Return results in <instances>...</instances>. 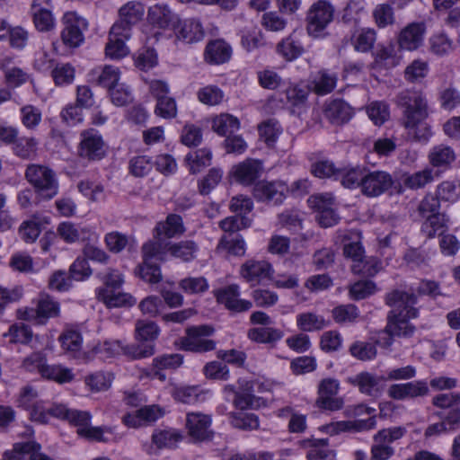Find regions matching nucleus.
Instances as JSON below:
<instances>
[{"instance_id": "nucleus-1", "label": "nucleus", "mask_w": 460, "mask_h": 460, "mask_svg": "<svg viewBox=\"0 0 460 460\" xmlns=\"http://www.w3.org/2000/svg\"><path fill=\"white\" fill-rule=\"evenodd\" d=\"M25 178L34 187L37 194L45 199L54 198L58 192V182L56 174L47 166L28 165L25 171Z\"/></svg>"}, {"instance_id": "nucleus-2", "label": "nucleus", "mask_w": 460, "mask_h": 460, "mask_svg": "<svg viewBox=\"0 0 460 460\" xmlns=\"http://www.w3.org/2000/svg\"><path fill=\"white\" fill-rule=\"evenodd\" d=\"M335 9L326 0H318L307 11L305 22L306 31L313 38L324 35V31L334 19Z\"/></svg>"}, {"instance_id": "nucleus-3", "label": "nucleus", "mask_w": 460, "mask_h": 460, "mask_svg": "<svg viewBox=\"0 0 460 460\" xmlns=\"http://www.w3.org/2000/svg\"><path fill=\"white\" fill-rule=\"evenodd\" d=\"M215 332L213 326L202 324L188 327L186 335L181 339V345L184 350L204 353L216 349V341L208 339Z\"/></svg>"}, {"instance_id": "nucleus-4", "label": "nucleus", "mask_w": 460, "mask_h": 460, "mask_svg": "<svg viewBox=\"0 0 460 460\" xmlns=\"http://www.w3.org/2000/svg\"><path fill=\"white\" fill-rule=\"evenodd\" d=\"M397 104L402 109L403 122L426 119L428 105L424 94L419 91H403L397 95Z\"/></svg>"}, {"instance_id": "nucleus-5", "label": "nucleus", "mask_w": 460, "mask_h": 460, "mask_svg": "<svg viewBox=\"0 0 460 460\" xmlns=\"http://www.w3.org/2000/svg\"><path fill=\"white\" fill-rule=\"evenodd\" d=\"M406 433L403 427H392L377 431L373 437L371 460H389L394 455L391 444L402 438Z\"/></svg>"}, {"instance_id": "nucleus-6", "label": "nucleus", "mask_w": 460, "mask_h": 460, "mask_svg": "<svg viewBox=\"0 0 460 460\" xmlns=\"http://www.w3.org/2000/svg\"><path fill=\"white\" fill-rule=\"evenodd\" d=\"M145 6L138 1H128L119 9V19L112 25L114 33L132 35V29L144 17Z\"/></svg>"}, {"instance_id": "nucleus-7", "label": "nucleus", "mask_w": 460, "mask_h": 460, "mask_svg": "<svg viewBox=\"0 0 460 460\" xmlns=\"http://www.w3.org/2000/svg\"><path fill=\"white\" fill-rule=\"evenodd\" d=\"M385 303L392 310L388 315H401L408 318H416L418 309L417 296L413 292L394 289L385 296Z\"/></svg>"}, {"instance_id": "nucleus-8", "label": "nucleus", "mask_w": 460, "mask_h": 460, "mask_svg": "<svg viewBox=\"0 0 460 460\" xmlns=\"http://www.w3.org/2000/svg\"><path fill=\"white\" fill-rule=\"evenodd\" d=\"M59 313V305L48 295H41L37 306L25 307L18 310V315L25 321H34L42 323L49 318L56 317Z\"/></svg>"}, {"instance_id": "nucleus-9", "label": "nucleus", "mask_w": 460, "mask_h": 460, "mask_svg": "<svg viewBox=\"0 0 460 460\" xmlns=\"http://www.w3.org/2000/svg\"><path fill=\"white\" fill-rule=\"evenodd\" d=\"M387 324L378 338V342L384 347L393 343V337L409 338L413 335L415 327L409 323L411 318L401 315H388Z\"/></svg>"}, {"instance_id": "nucleus-10", "label": "nucleus", "mask_w": 460, "mask_h": 460, "mask_svg": "<svg viewBox=\"0 0 460 460\" xmlns=\"http://www.w3.org/2000/svg\"><path fill=\"white\" fill-rule=\"evenodd\" d=\"M273 273L271 264L264 260H248L240 268L241 277L252 287L270 280Z\"/></svg>"}, {"instance_id": "nucleus-11", "label": "nucleus", "mask_w": 460, "mask_h": 460, "mask_svg": "<svg viewBox=\"0 0 460 460\" xmlns=\"http://www.w3.org/2000/svg\"><path fill=\"white\" fill-rule=\"evenodd\" d=\"M105 144L102 137L94 130H84L81 133L78 155L88 161H98L105 156Z\"/></svg>"}, {"instance_id": "nucleus-12", "label": "nucleus", "mask_w": 460, "mask_h": 460, "mask_svg": "<svg viewBox=\"0 0 460 460\" xmlns=\"http://www.w3.org/2000/svg\"><path fill=\"white\" fill-rule=\"evenodd\" d=\"M288 191V186L281 181H261L254 185L252 194L258 201L279 205L283 202Z\"/></svg>"}, {"instance_id": "nucleus-13", "label": "nucleus", "mask_w": 460, "mask_h": 460, "mask_svg": "<svg viewBox=\"0 0 460 460\" xmlns=\"http://www.w3.org/2000/svg\"><path fill=\"white\" fill-rule=\"evenodd\" d=\"M394 180L390 173L385 171H366L362 182L361 192L363 195L375 198L382 195L392 188Z\"/></svg>"}, {"instance_id": "nucleus-14", "label": "nucleus", "mask_w": 460, "mask_h": 460, "mask_svg": "<svg viewBox=\"0 0 460 460\" xmlns=\"http://www.w3.org/2000/svg\"><path fill=\"white\" fill-rule=\"evenodd\" d=\"M429 393L428 383L424 380L393 384L387 389L388 397L396 401L424 397L427 396Z\"/></svg>"}, {"instance_id": "nucleus-15", "label": "nucleus", "mask_w": 460, "mask_h": 460, "mask_svg": "<svg viewBox=\"0 0 460 460\" xmlns=\"http://www.w3.org/2000/svg\"><path fill=\"white\" fill-rule=\"evenodd\" d=\"M64 29L61 39L65 45L76 48L84 41L83 30L87 28L84 19L78 17L75 13H67L64 15Z\"/></svg>"}, {"instance_id": "nucleus-16", "label": "nucleus", "mask_w": 460, "mask_h": 460, "mask_svg": "<svg viewBox=\"0 0 460 460\" xmlns=\"http://www.w3.org/2000/svg\"><path fill=\"white\" fill-rule=\"evenodd\" d=\"M164 414V411L160 406L152 404L125 414L122 417V422L128 428L137 429L152 424Z\"/></svg>"}, {"instance_id": "nucleus-17", "label": "nucleus", "mask_w": 460, "mask_h": 460, "mask_svg": "<svg viewBox=\"0 0 460 460\" xmlns=\"http://www.w3.org/2000/svg\"><path fill=\"white\" fill-rule=\"evenodd\" d=\"M211 422V417L201 412H189L186 415L188 434L196 441H205L212 438Z\"/></svg>"}, {"instance_id": "nucleus-18", "label": "nucleus", "mask_w": 460, "mask_h": 460, "mask_svg": "<svg viewBox=\"0 0 460 460\" xmlns=\"http://www.w3.org/2000/svg\"><path fill=\"white\" fill-rule=\"evenodd\" d=\"M240 290L237 284L226 286L216 293L218 303L224 305L228 310L236 313L245 312L252 307V303L249 300L240 299Z\"/></svg>"}, {"instance_id": "nucleus-19", "label": "nucleus", "mask_w": 460, "mask_h": 460, "mask_svg": "<svg viewBox=\"0 0 460 460\" xmlns=\"http://www.w3.org/2000/svg\"><path fill=\"white\" fill-rule=\"evenodd\" d=\"M148 22L159 29L175 28L179 22L178 15L165 4H156L148 8Z\"/></svg>"}, {"instance_id": "nucleus-20", "label": "nucleus", "mask_w": 460, "mask_h": 460, "mask_svg": "<svg viewBox=\"0 0 460 460\" xmlns=\"http://www.w3.org/2000/svg\"><path fill=\"white\" fill-rule=\"evenodd\" d=\"M262 172V164L256 159H246L232 169L234 180L243 185L252 184Z\"/></svg>"}, {"instance_id": "nucleus-21", "label": "nucleus", "mask_w": 460, "mask_h": 460, "mask_svg": "<svg viewBox=\"0 0 460 460\" xmlns=\"http://www.w3.org/2000/svg\"><path fill=\"white\" fill-rule=\"evenodd\" d=\"M425 29L426 27L423 22H411L408 24L401 31L398 36L400 48L410 51L417 49L423 41Z\"/></svg>"}, {"instance_id": "nucleus-22", "label": "nucleus", "mask_w": 460, "mask_h": 460, "mask_svg": "<svg viewBox=\"0 0 460 460\" xmlns=\"http://www.w3.org/2000/svg\"><path fill=\"white\" fill-rule=\"evenodd\" d=\"M152 444L146 449L148 455L157 454L161 449L174 448L182 438L175 429H155L152 434Z\"/></svg>"}, {"instance_id": "nucleus-23", "label": "nucleus", "mask_w": 460, "mask_h": 460, "mask_svg": "<svg viewBox=\"0 0 460 460\" xmlns=\"http://www.w3.org/2000/svg\"><path fill=\"white\" fill-rule=\"evenodd\" d=\"M348 381L352 385L357 386L360 393L369 396H376L381 391V383L385 380V377L373 373L360 372L349 377Z\"/></svg>"}, {"instance_id": "nucleus-24", "label": "nucleus", "mask_w": 460, "mask_h": 460, "mask_svg": "<svg viewBox=\"0 0 460 460\" xmlns=\"http://www.w3.org/2000/svg\"><path fill=\"white\" fill-rule=\"evenodd\" d=\"M41 446L35 441L16 443L13 450L5 452L1 460H23V455H29L30 460H55L43 454Z\"/></svg>"}, {"instance_id": "nucleus-25", "label": "nucleus", "mask_w": 460, "mask_h": 460, "mask_svg": "<svg viewBox=\"0 0 460 460\" xmlns=\"http://www.w3.org/2000/svg\"><path fill=\"white\" fill-rule=\"evenodd\" d=\"M185 232L182 217L176 214H169L164 221L156 224L154 229V238H173Z\"/></svg>"}, {"instance_id": "nucleus-26", "label": "nucleus", "mask_w": 460, "mask_h": 460, "mask_svg": "<svg viewBox=\"0 0 460 460\" xmlns=\"http://www.w3.org/2000/svg\"><path fill=\"white\" fill-rule=\"evenodd\" d=\"M343 254L346 258L356 263L365 255V250L361 243V236L356 231H347L341 234Z\"/></svg>"}, {"instance_id": "nucleus-27", "label": "nucleus", "mask_w": 460, "mask_h": 460, "mask_svg": "<svg viewBox=\"0 0 460 460\" xmlns=\"http://www.w3.org/2000/svg\"><path fill=\"white\" fill-rule=\"evenodd\" d=\"M0 69L4 73V83L9 87H19L31 78L26 71L13 65L11 58H4L0 60Z\"/></svg>"}, {"instance_id": "nucleus-28", "label": "nucleus", "mask_w": 460, "mask_h": 460, "mask_svg": "<svg viewBox=\"0 0 460 460\" xmlns=\"http://www.w3.org/2000/svg\"><path fill=\"white\" fill-rule=\"evenodd\" d=\"M324 115L332 123L340 125L348 122L352 118L353 110L344 101L335 99L326 105Z\"/></svg>"}, {"instance_id": "nucleus-29", "label": "nucleus", "mask_w": 460, "mask_h": 460, "mask_svg": "<svg viewBox=\"0 0 460 460\" xmlns=\"http://www.w3.org/2000/svg\"><path fill=\"white\" fill-rule=\"evenodd\" d=\"M456 158V155L454 149L444 144L434 146L428 155L429 164L435 168L447 169Z\"/></svg>"}, {"instance_id": "nucleus-30", "label": "nucleus", "mask_w": 460, "mask_h": 460, "mask_svg": "<svg viewBox=\"0 0 460 460\" xmlns=\"http://www.w3.org/2000/svg\"><path fill=\"white\" fill-rule=\"evenodd\" d=\"M232 55V49L223 40L210 41L205 50V58L211 64H223L227 62Z\"/></svg>"}, {"instance_id": "nucleus-31", "label": "nucleus", "mask_w": 460, "mask_h": 460, "mask_svg": "<svg viewBox=\"0 0 460 460\" xmlns=\"http://www.w3.org/2000/svg\"><path fill=\"white\" fill-rule=\"evenodd\" d=\"M114 27L111 28L109 42L105 48L106 56L112 59H120L126 57L128 53V48L125 41L131 38V35H117L114 33Z\"/></svg>"}, {"instance_id": "nucleus-32", "label": "nucleus", "mask_w": 460, "mask_h": 460, "mask_svg": "<svg viewBox=\"0 0 460 460\" xmlns=\"http://www.w3.org/2000/svg\"><path fill=\"white\" fill-rule=\"evenodd\" d=\"M98 299L108 307H119L136 304V299L127 293L115 291V289L102 288L98 291Z\"/></svg>"}, {"instance_id": "nucleus-33", "label": "nucleus", "mask_w": 460, "mask_h": 460, "mask_svg": "<svg viewBox=\"0 0 460 460\" xmlns=\"http://www.w3.org/2000/svg\"><path fill=\"white\" fill-rule=\"evenodd\" d=\"M38 145V140L33 137L18 136L12 146V151L19 158L31 160L37 155Z\"/></svg>"}, {"instance_id": "nucleus-34", "label": "nucleus", "mask_w": 460, "mask_h": 460, "mask_svg": "<svg viewBox=\"0 0 460 460\" xmlns=\"http://www.w3.org/2000/svg\"><path fill=\"white\" fill-rule=\"evenodd\" d=\"M198 251V244L191 240H184L173 243H168V252L185 262L193 261Z\"/></svg>"}, {"instance_id": "nucleus-35", "label": "nucleus", "mask_w": 460, "mask_h": 460, "mask_svg": "<svg viewBox=\"0 0 460 460\" xmlns=\"http://www.w3.org/2000/svg\"><path fill=\"white\" fill-rule=\"evenodd\" d=\"M176 36L187 43H192L201 40L204 37V31L199 21L189 19L182 22Z\"/></svg>"}, {"instance_id": "nucleus-36", "label": "nucleus", "mask_w": 460, "mask_h": 460, "mask_svg": "<svg viewBox=\"0 0 460 460\" xmlns=\"http://www.w3.org/2000/svg\"><path fill=\"white\" fill-rule=\"evenodd\" d=\"M366 171V168L359 166L340 169L336 179H340L345 188L355 189L359 187L361 190Z\"/></svg>"}, {"instance_id": "nucleus-37", "label": "nucleus", "mask_w": 460, "mask_h": 460, "mask_svg": "<svg viewBox=\"0 0 460 460\" xmlns=\"http://www.w3.org/2000/svg\"><path fill=\"white\" fill-rule=\"evenodd\" d=\"M338 76L335 73L321 70L312 81L313 91L319 95L330 93L336 86Z\"/></svg>"}, {"instance_id": "nucleus-38", "label": "nucleus", "mask_w": 460, "mask_h": 460, "mask_svg": "<svg viewBox=\"0 0 460 460\" xmlns=\"http://www.w3.org/2000/svg\"><path fill=\"white\" fill-rule=\"evenodd\" d=\"M277 51L287 60L291 61L298 58L304 51V48L293 32L277 45Z\"/></svg>"}, {"instance_id": "nucleus-39", "label": "nucleus", "mask_w": 460, "mask_h": 460, "mask_svg": "<svg viewBox=\"0 0 460 460\" xmlns=\"http://www.w3.org/2000/svg\"><path fill=\"white\" fill-rule=\"evenodd\" d=\"M248 338L258 343H274L281 340L284 333L281 330L272 327H257L248 331Z\"/></svg>"}, {"instance_id": "nucleus-40", "label": "nucleus", "mask_w": 460, "mask_h": 460, "mask_svg": "<svg viewBox=\"0 0 460 460\" xmlns=\"http://www.w3.org/2000/svg\"><path fill=\"white\" fill-rule=\"evenodd\" d=\"M212 153L209 149L202 148L195 152L189 153L186 155V162L189 170L195 174L199 172L203 168L209 166L211 164Z\"/></svg>"}, {"instance_id": "nucleus-41", "label": "nucleus", "mask_w": 460, "mask_h": 460, "mask_svg": "<svg viewBox=\"0 0 460 460\" xmlns=\"http://www.w3.org/2000/svg\"><path fill=\"white\" fill-rule=\"evenodd\" d=\"M59 341L64 350L70 353L75 358L81 357L83 338L79 332L66 330L59 337Z\"/></svg>"}, {"instance_id": "nucleus-42", "label": "nucleus", "mask_w": 460, "mask_h": 460, "mask_svg": "<svg viewBox=\"0 0 460 460\" xmlns=\"http://www.w3.org/2000/svg\"><path fill=\"white\" fill-rule=\"evenodd\" d=\"M167 252L168 243H164L161 239L155 238L142 246L143 261H151L153 259L165 261Z\"/></svg>"}, {"instance_id": "nucleus-43", "label": "nucleus", "mask_w": 460, "mask_h": 460, "mask_svg": "<svg viewBox=\"0 0 460 460\" xmlns=\"http://www.w3.org/2000/svg\"><path fill=\"white\" fill-rule=\"evenodd\" d=\"M434 181V172L432 168L426 167L421 171L406 174L403 178V184L411 190L424 188L427 184Z\"/></svg>"}, {"instance_id": "nucleus-44", "label": "nucleus", "mask_w": 460, "mask_h": 460, "mask_svg": "<svg viewBox=\"0 0 460 460\" xmlns=\"http://www.w3.org/2000/svg\"><path fill=\"white\" fill-rule=\"evenodd\" d=\"M376 426L375 418H369L367 420L358 421H338L331 423L326 426V430L331 435L339 433L340 431H346L349 429L362 430L373 429Z\"/></svg>"}, {"instance_id": "nucleus-45", "label": "nucleus", "mask_w": 460, "mask_h": 460, "mask_svg": "<svg viewBox=\"0 0 460 460\" xmlns=\"http://www.w3.org/2000/svg\"><path fill=\"white\" fill-rule=\"evenodd\" d=\"M296 324L303 332L320 331L327 326L325 319L314 313H303L296 316Z\"/></svg>"}, {"instance_id": "nucleus-46", "label": "nucleus", "mask_w": 460, "mask_h": 460, "mask_svg": "<svg viewBox=\"0 0 460 460\" xmlns=\"http://www.w3.org/2000/svg\"><path fill=\"white\" fill-rule=\"evenodd\" d=\"M382 270V262L374 257L367 258L365 255L356 263H352L351 271L354 274L365 277H373Z\"/></svg>"}, {"instance_id": "nucleus-47", "label": "nucleus", "mask_w": 460, "mask_h": 460, "mask_svg": "<svg viewBox=\"0 0 460 460\" xmlns=\"http://www.w3.org/2000/svg\"><path fill=\"white\" fill-rule=\"evenodd\" d=\"M41 376L59 384L71 382L75 376L72 370L68 367L48 364H45V367L42 368Z\"/></svg>"}, {"instance_id": "nucleus-48", "label": "nucleus", "mask_w": 460, "mask_h": 460, "mask_svg": "<svg viewBox=\"0 0 460 460\" xmlns=\"http://www.w3.org/2000/svg\"><path fill=\"white\" fill-rule=\"evenodd\" d=\"M75 75V67L68 63H58L51 68V76L58 86L72 84Z\"/></svg>"}, {"instance_id": "nucleus-49", "label": "nucleus", "mask_w": 460, "mask_h": 460, "mask_svg": "<svg viewBox=\"0 0 460 460\" xmlns=\"http://www.w3.org/2000/svg\"><path fill=\"white\" fill-rule=\"evenodd\" d=\"M372 16L378 28H385L395 22L394 8L390 4H378L373 9Z\"/></svg>"}, {"instance_id": "nucleus-50", "label": "nucleus", "mask_w": 460, "mask_h": 460, "mask_svg": "<svg viewBox=\"0 0 460 460\" xmlns=\"http://www.w3.org/2000/svg\"><path fill=\"white\" fill-rule=\"evenodd\" d=\"M159 327L154 322L138 320L136 323V338L140 341L151 343L159 335Z\"/></svg>"}, {"instance_id": "nucleus-51", "label": "nucleus", "mask_w": 460, "mask_h": 460, "mask_svg": "<svg viewBox=\"0 0 460 460\" xmlns=\"http://www.w3.org/2000/svg\"><path fill=\"white\" fill-rule=\"evenodd\" d=\"M120 71L118 67L111 65H106L102 67L97 77V84L102 87L111 90V87H115L119 83Z\"/></svg>"}, {"instance_id": "nucleus-52", "label": "nucleus", "mask_w": 460, "mask_h": 460, "mask_svg": "<svg viewBox=\"0 0 460 460\" xmlns=\"http://www.w3.org/2000/svg\"><path fill=\"white\" fill-rule=\"evenodd\" d=\"M155 353L153 343L124 344L123 355L131 359H141L151 357Z\"/></svg>"}, {"instance_id": "nucleus-53", "label": "nucleus", "mask_w": 460, "mask_h": 460, "mask_svg": "<svg viewBox=\"0 0 460 460\" xmlns=\"http://www.w3.org/2000/svg\"><path fill=\"white\" fill-rule=\"evenodd\" d=\"M213 128L221 136L230 135L239 128V120L232 115L223 114L214 119Z\"/></svg>"}, {"instance_id": "nucleus-54", "label": "nucleus", "mask_w": 460, "mask_h": 460, "mask_svg": "<svg viewBox=\"0 0 460 460\" xmlns=\"http://www.w3.org/2000/svg\"><path fill=\"white\" fill-rule=\"evenodd\" d=\"M181 289L190 295L201 294L208 289V282L204 277H188L179 282Z\"/></svg>"}, {"instance_id": "nucleus-55", "label": "nucleus", "mask_w": 460, "mask_h": 460, "mask_svg": "<svg viewBox=\"0 0 460 460\" xmlns=\"http://www.w3.org/2000/svg\"><path fill=\"white\" fill-rule=\"evenodd\" d=\"M404 127L409 130V135L418 142H427L431 137V129L425 119H419L409 124L403 122Z\"/></svg>"}, {"instance_id": "nucleus-56", "label": "nucleus", "mask_w": 460, "mask_h": 460, "mask_svg": "<svg viewBox=\"0 0 460 460\" xmlns=\"http://www.w3.org/2000/svg\"><path fill=\"white\" fill-rule=\"evenodd\" d=\"M42 119L41 111L33 105L28 104L21 108V121L31 130L35 129Z\"/></svg>"}, {"instance_id": "nucleus-57", "label": "nucleus", "mask_w": 460, "mask_h": 460, "mask_svg": "<svg viewBox=\"0 0 460 460\" xmlns=\"http://www.w3.org/2000/svg\"><path fill=\"white\" fill-rule=\"evenodd\" d=\"M305 443L311 447V449L306 454L308 460L326 459L332 453V451L326 448L328 447L327 438H314Z\"/></svg>"}, {"instance_id": "nucleus-58", "label": "nucleus", "mask_w": 460, "mask_h": 460, "mask_svg": "<svg viewBox=\"0 0 460 460\" xmlns=\"http://www.w3.org/2000/svg\"><path fill=\"white\" fill-rule=\"evenodd\" d=\"M332 314L338 323H352L359 316L357 306L352 304L336 306Z\"/></svg>"}, {"instance_id": "nucleus-59", "label": "nucleus", "mask_w": 460, "mask_h": 460, "mask_svg": "<svg viewBox=\"0 0 460 460\" xmlns=\"http://www.w3.org/2000/svg\"><path fill=\"white\" fill-rule=\"evenodd\" d=\"M136 274L143 280L149 283H158L162 279L159 266L151 263V261H143V263L136 269Z\"/></svg>"}, {"instance_id": "nucleus-60", "label": "nucleus", "mask_w": 460, "mask_h": 460, "mask_svg": "<svg viewBox=\"0 0 460 460\" xmlns=\"http://www.w3.org/2000/svg\"><path fill=\"white\" fill-rule=\"evenodd\" d=\"M438 199L445 201H456L460 197V183L452 181H442L437 188Z\"/></svg>"}, {"instance_id": "nucleus-61", "label": "nucleus", "mask_w": 460, "mask_h": 460, "mask_svg": "<svg viewBox=\"0 0 460 460\" xmlns=\"http://www.w3.org/2000/svg\"><path fill=\"white\" fill-rule=\"evenodd\" d=\"M134 60L137 68L146 71L157 65V55L153 49H142L137 51Z\"/></svg>"}, {"instance_id": "nucleus-62", "label": "nucleus", "mask_w": 460, "mask_h": 460, "mask_svg": "<svg viewBox=\"0 0 460 460\" xmlns=\"http://www.w3.org/2000/svg\"><path fill=\"white\" fill-rule=\"evenodd\" d=\"M197 95L199 101L207 105H217L224 98L223 92L216 85H208L201 88Z\"/></svg>"}, {"instance_id": "nucleus-63", "label": "nucleus", "mask_w": 460, "mask_h": 460, "mask_svg": "<svg viewBox=\"0 0 460 460\" xmlns=\"http://www.w3.org/2000/svg\"><path fill=\"white\" fill-rule=\"evenodd\" d=\"M349 351L359 360H370L376 356V345L369 342L357 341L350 346Z\"/></svg>"}, {"instance_id": "nucleus-64", "label": "nucleus", "mask_w": 460, "mask_h": 460, "mask_svg": "<svg viewBox=\"0 0 460 460\" xmlns=\"http://www.w3.org/2000/svg\"><path fill=\"white\" fill-rule=\"evenodd\" d=\"M428 69L427 62L419 59L414 60L405 68V78L411 83L420 82L427 75Z\"/></svg>"}]
</instances>
